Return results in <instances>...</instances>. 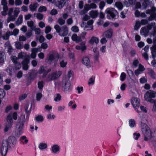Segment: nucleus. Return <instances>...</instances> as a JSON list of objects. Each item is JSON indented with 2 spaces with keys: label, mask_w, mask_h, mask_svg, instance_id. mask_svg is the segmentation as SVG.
Returning a JSON list of instances; mask_svg holds the SVG:
<instances>
[{
  "label": "nucleus",
  "mask_w": 156,
  "mask_h": 156,
  "mask_svg": "<svg viewBox=\"0 0 156 156\" xmlns=\"http://www.w3.org/2000/svg\"><path fill=\"white\" fill-rule=\"evenodd\" d=\"M140 128L145 140L151 139L156 142V129L151 132L149 127L146 123L142 122L141 123Z\"/></svg>",
  "instance_id": "1"
},
{
  "label": "nucleus",
  "mask_w": 156,
  "mask_h": 156,
  "mask_svg": "<svg viewBox=\"0 0 156 156\" xmlns=\"http://www.w3.org/2000/svg\"><path fill=\"white\" fill-rule=\"evenodd\" d=\"M56 87L58 88L61 87L62 90L66 93L71 91L72 90V87L69 79L64 78L61 82H56L55 83Z\"/></svg>",
  "instance_id": "2"
},
{
  "label": "nucleus",
  "mask_w": 156,
  "mask_h": 156,
  "mask_svg": "<svg viewBox=\"0 0 156 156\" xmlns=\"http://www.w3.org/2000/svg\"><path fill=\"white\" fill-rule=\"evenodd\" d=\"M131 103L135 110L138 114V116L142 122L147 121V118L145 115L141 116L140 112L138 110V108L140 105V100L139 98L136 97H133L131 99Z\"/></svg>",
  "instance_id": "3"
},
{
  "label": "nucleus",
  "mask_w": 156,
  "mask_h": 156,
  "mask_svg": "<svg viewBox=\"0 0 156 156\" xmlns=\"http://www.w3.org/2000/svg\"><path fill=\"white\" fill-rule=\"evenodd\" d=\"M144 99L146 101L153 103L155 100L152 99L156 97V92L152 90H149L144 94Z\"/></svg>",
  "instance_id": "4"
},
{
  "label": "nucleus",
  "mask_w": 156,
  "mask_h": 156,
  "mask_svg": "<svg viewBox=\"0 0 156 156\" xmlns=\"http://www.w3.org/2000/svg\"><path fill=\"white\" fill-rule=\"evenodd\" d=\"M54 28L56 32L61 36H66L68 34V28L66 26H64L60 27L59 25H56L54 26Z\"/></svg>",
  "instance_id": "5"
},
{
  "label": "nucleus",
  "mask_w": 156,
  "mask_h": 156,
  "mask_svg": "<svg viewBox=\"0 0 156 156\" xmlns=\"http://www.w3.org/2000/svg\"><path fill=\"white\" fill-rule=\"evenodd\" d=\"M8 149V144L6 140H3L0 144V151L2 156H5Z\"/></svg>",
  "instance_id": "6"
},
{
  "label": "nucleus",
  "mask_w": 156,
  "mask_h": 156,
  "mask_svg": "<svg viewBox=\"0 0 156 156\" xmlns=\"http://www.w3.org/2000/svg\"><path fill=\"white\" fill-rule=\"evenodd\" d=\"M62 73V72L61 71L51 73L48 76L46 81L49 82L55 80L59 77Z\"/></svg>",
  "instance_id": "7"
},
{
  "label": "nucleus",
  "mask_w": 156,
  "mask_h": 156,
  "mask_svg": "<svg viewBox=\"0 0 156 156\" xmlns=\"http://www.w3.org/2000/svg\"><path fill=\"white\" fill-rule=\"evenodd\" d=\"M105 12L107 14V17L108 16H110L112 18H114L116 15L117 11L114 8H107L105 10Z\"/></svg>",
  "instance_id": "8"
},
{
  "label": "nucleus",
  "mask_w": 156,
  "mask_h": 156,
  "mask_svg": "<svg viewBox=\"0 0 156 156\" xmlns=\"http://www.w3.org/2000/svg\"><path fill=\"white\" fill-rule=\"evenodd\" d=\"M146 12L147 14H151L150 16L148 19L149 20H152L156 17V9L155 7H153L151 10H147Z\"/></svg>",
  "instance_id": "9"
},
{
  "label": "nucleus",
  "mask_w": 156,
  "mask_h": 156,
  "mask_svg": "<svg viewBox=\"0 0 156 156\" xmlns=\"http://www.w3.org/2000/svg\"><path fill=\"white\" fill-rule=\"evenodd\" d=\"M59 58V55L58 53L50 54L48 56V62L50 64H51L52 62H56Z\"/></svg>",
  "instance_id": "10"
},
{
  "label": "nucleus",
  "mask_w": 156,
  "mask_h": 156,
  "mask_svg": "<svg viewBox=\"0 0 156 156\" xmlns=\"http://www.w3.org/2000/svg\"><path fill=\"white\" fill-rule=\"evenodd\" d=\"M7 120L8 124L6 125L5 126L4 129L5 132H7L9 129L11 128L13 123V120L12 119L11 114L7 116Z\"/></svg>",
  "instance_id": "11"
},
{
  "label": "nucleus",
  "mask_w": 156,
  "mask_h": 156,
  "mask_svg": "<svg viewBox=\"0 0 156 156\" xmlns=\"http://www.w3.org/2000/svg\"><path fill=\"white\" fill-rule=\"evenodd\" d=\"M60 147L57 144H54L52 145L50 148L51 152L55 154H58L60 151Z\"/></svg>",
  "instance_id": "12"
},
{
  "label": "nucleus",
  "mask_w": 156,
  "mask_h": 156,
  "mask_svg": "<svg viewBox=\"0 0 156 156\" xmlns=\"http://www.w3.org/2000/svg\"><path fill=\"white\" fill-rule=\"evenodd\" d=\"M93 23L94 21L92 20H88L87 22V24L84 27V30L87 31L93 30Z\"/></svg>",
  "instance_id": "13"
},
{
  "label": "nucleus",
  "mask_w": 156,
  "mask_h": 156,
  "mask_svg": "<svg viewBox=\"0 0 156 156\" xmlns=\"http://www.w3.org/2000/svg\"><path fill=\"white\" fill-rule=\"evenodd\" d=\"M82 62L87 68H89L91 66V62L89 58L87 57H83L82 59Z\"/></svg>",
  "instance_id": "14"
},
{
  "label": "nucleus",
  "mask_w": 156,
  "mask_h": 156,
  "mask_svg": "<svg viewBox=\"0 0 156 156\" xmlns=\"http://www.w3.org/2000/svg\"><path fill=\"white\" fill-rule=\"evenodd\" d=\"M99 42V39L98 38L95 37H92L89 41V43L92 45H97Z\"/></svg>",
  "instance_id": "15"
},
{
  "label": "nucleus",
  "mask_w": 156,
  "mask_h": 156,
  "mask_svg": "<svg viewBox=\"0 0 156 156\" xmlns=\"http://www.w3.org/2000/svg\"><path fill=\"white\" fill-rule=\"evenodd\" d=\"M149 30H150L149 29L148 25L147 26V28L145 27H143L140 30V34L141 35L146 37L148 35Z\"/></svg>",
  "instance_id": "16"
},
{
  "label": "nucleus",
  "mask_w": 156,
  "mask_h": 156,
  "mask_svg": "<svg viewBox=\"0 0 156 156\" xmlns=\"http://www.w3.org/2000/svg\"><path fill=\"white\" fill-rule=\"evenodd\" d=\"M140 2L142 4L143 9L147 8L149 6L151 3V2L149 0H141Z\"/></svg>",
  "instance_id": "17"
},
{
  "label": "nucleus",
  "mask_w": 156,
  "mask_h": 156,
  "mask_svg": "<svg viewBox=\"0 0 156 156\" xmlns=\"http://www.w3.org/2000/svg\"><path fill=\"white\" fill-rule=\"evenodd\" d=\"M29 63V59L26 58L22 62L23 69L24 70H27L28 68V64Z\"/></svg>",
  "instance_id": "18"
},
{
  "label": "nucleus",
  "mask_w": 156,
  "mask_h": 156,
  "mask_svg": "<svg viewBox=\"0 0 156 156\" xmlns=\"http://www.w3.org/2000/svg\"><path fill=\"white\" fill-rule=\"evenodd\" d=\"M75 48L77 50H81L82 51H83L86 49L85 42H82L80 45L76 46Z\"/></svg>",
  "instance_id": "19"
},
{
  "label": "nucleus",
  "mask_w": 156,
  "mask_h": 156,
  "mask_svg": "<svg viewBox=\"0 0 156 156\" xmlns=\"http://www.w3.org/2000/svg\"><path fill=\"white\" fill-rule=\"evenodd\" d=\"M148 28L150 30L152 29H153V32L152 34L153 36L156 34V26L155 23H152L149 24L148 25Z\"/></svg>",
  "instance_id": "20"
},
{
  "label": "nucleus",
  "mask_w": 156,
  "mask_h": 156,
  "mask_svg": "<svg viewBox=\"0 0 156 156\" xmlns=\"http://www.w3.org/2000/svg\"><path fill=\"white\" fill-rule=\"evenodd\" d=\"M67 0H61V1H57L56 2L55 4L56 5L59 9L62 8L66 3Z\"/></svg>",
  "instance_id": "21"
},
{
  "label": "nucleus",
  "mask_w": 156,
  "mask_h": 156,
  "mask_svg": "<svg viewBox=\"0 0 156 156\" xmlns=\"http://www.w3.org/2000/svg\"><path fill=\"white\" fill-rule=\"evenodd\" d=\"M34 119L35 121L38 123H41L44 121V117L42 115H38L35 116Z\"/></svg>",
  "instance_id": "22"
},
{
  "label": "nucleus",
  "mask_w": 156,
  "mask_h": 156,
  "mask_svg": "<svg viewBox=\"0 0 156 156\" xmlns=\"http://www.w3.org/2000/svg\"><path fill=\"white\" fill-rule=\"evenodd\" d=\"M152 58H154L156 57V44H154L151 48Z\"/></svg>",
  "instance_id": "23"
},
{
  "label": "nucleus",
  "mask_w": 156,
  "mask_h": 156,
  "mask_svg": "<svg viewBox=\"0 0 156 156\" xmlns=\"http://www.w3.org/2000/svg\"><path fill=\"white\" fill-rule=\"evenodd\" d=\"M98 12L97 10H92L89 12V15L92 18H95L97 17Z\"/></svg>",
  "instance_id": "24"
},
{
  "label": "nucleus",
  "mask_w": 156,
  "mask_h": 156,
  "mask_svg": "<svg viewBox=\"0 0 156 156\" xmlns=\"http://www.w3.org/2000/svg\"><path fill=\"white\" fill-rule=\"evenodd\" d=\"M72 39L76 43H78L82 41L81 37H78L76 34H73L71 37Z\"/></svg>",
  "instance_id": "25"
},
{
  "label": "nucleus",
  "mask_w": 156,
  "mask_h": 156,
  "mask_svg": "<svg viewBox=\"0 0 156 156\" xmlns=\"http://www.w3.org/2000/svg\"><path fill=\"white\" fill-rule=\"evenodd\" d=\"M113 31L112 29H110L104 32V35L107 38H110L112 36Z\"/></svg>",
  "instance_id": "26"
},
{
  "label": "nucleus",
  "mask_w": 156,
  "mask_h": 156,
  "mask_svg": "<svg viewBox=\"0 0 156 156\" xmlns=\"http://www.w3.org/2000/svg\"><path fill=\"white\" fill-rule=\"evenodd\" d=\"M128 124L129 126L131 128L135 127L136 125V123L135 121L133 119H131L128 121Z\"/></svg>",
  "instance_id": "27"
},
{
  "label": "nucleus",
  "mask_w": 156,
  "mask_h": 156,
  "mask_svg": "<svg viewBox=\"0 0 156 156\" xmlns=\"http://www.w3.org/2000/svg\"><path fill=\"white\" fill-rule=\"evenodd\" d=\"M68 62L66 59H61L59 62L60 67L61 68H65Z\"/></svg>",
  "instance_id": "28"
},
{
  "label": "nucleus",
  "mask_w": 156,
  "mask_h": 156,
  "mask_svg": "<svg viewBox=\"0 0 156 156\" xmlns=\"http://www.w3.org/2000/svg\"><path fill=\"white\" fill-rule=\"evenodd\" d=\"M38 73H39L41 74L43 73L42 77L44 78L46 77V70H45L44 67L43 66H41L40 67Z\"/></svg>",
  "instance_id": "29"
},
{
  "label": "nucleus",
  "mask_w": 156,
  "mask_h": 156,
  "mask_svg": "<svg viewBox=\"0 0 156 156\" xmlns=\"http://www.w3.org/2000/svg\"><path fill=\"white\" fill-rule=\"evenodd\" d=\"M48 147L47 144L46 143H41L38 145V148L41 150H43L47 149Z\"/></svg>",
  "instance_id": "30"
},
{
  "label": "nucleus",
  "mask_w": 156,
  "mask_h": 156,
  "mask_svg": "<svg viewBox=\"0 0 156 156\" xmlns=\"http://www.w3.org/2000/svg\"><path fill=\"white\" fill-rule=\"evenodd\" d=\"M16 139L15 137L12 136H10L8 138V144H15L16 142Z\"/></svg>",
  "instance_id": "31"
},
{
  "label": "nucleus",
  "mask_w": 156,
  "mask_h": 156,
  "mask_svg": "<svg viewBox=\"0 0 156 156\" xmlns=\"http://www.w3.org/2000/svg\"><path fill=\"white\" fill-rule=\"evenodd\" d=\"M23 21V16L22 14H20L17 19V20L16 22V25L19 26L22 24Z\"/></svg>",
  "instance_id": "32"
},
{
  "label": "nucleus",
  "mask_w": 156,
  "mask_h": 156,
  "mask_svg": "<svg viewBox=\"0 0 156 156\" xmlns=\"http://www.w3.org/2000/svg\"><path fill=\"white\" fill-rule=\"evenodd\" d=\"M38 5V4L37 3L30 4L29 6V8L31 11H34L35 10Z\"/></svg>",
  "instance_id": "33"
},
{
  "label": "nucleus",
  "mask_w": 156,
  "mask_h": 156,
  "mask_svg": "<svg viewBox=\"0 0 156 156\" xmlns=\"http://www.w3.org/2000/svg\"><path fill=\"white\" fill-rule=\"evenodd\" d=\"M38 51V48H34L32 49V53L30 55L31 57L33 58L36 56V53Z\"/></svg>",
  "instance_id": "34"
},
{
  "label": "nucleus",
  "mask_w": 156,
  "mask_h": 156,
  "mask_svg": "<svg viewBox=\"0 0 156 156\" xmlns=\"http://www.w3.org/2000/svg\"><path fill=\"white\" fill-rule=\"evenodd\" d=\"M28 26L32 30H33L36 27V26L32 21H28L27 22Z\"/></svg>",
  "instance_id": "35"
},
{
  "label": "nucleus",
  "mask_w": 156,
  "mask_h": 156,
  "mask_svg": "<svg viewBox=\"0 0 156 156\" xmlns=\"http://www.w3.org/2000/svg\"><path fill=\"white\" fill-rule=\"evenodd\" d=\"M20 140L22 143L26 144L28 142V140L26 136H23L20 137Z\"/></svg>",
  "instance_id": "36"
},
{
  "label": "nucleus",
  "mask_w": 156,
  "mask_h": 156,
  "mask_svg": "<svg viewBox=\"0 0 156 156\" xmlns=\"http://www.w3.org/2000/svg\"><path fill=\"white\" fill-rule=\"evenodd\" d=\"M91 9L90 5L86 4L84 6L83 10L82 11L83 13H86L88 10Z\"/></svg>",
  "instance_id": "37"
},
{
  "label": "nucleus",
  "mask_w": 156,
  "mask_h": 156,
  "mask_svg": "<svg viewBox=\"0 0 156 156\" xmlns=\"http://www.w3.org/2000/svg\"><path fill=\"white\" fill-rule=\"evenodd\" d=\"M16 17V16L14 15H9V17L7 19V22L8 23H9L10 21H14Z\"/></svg>",
  "instance_id": "38"
},
{
  "label": "nucleus",
  "mask_w": 156,
  "mask_h": 156,
  "mask_svg": "<svg viewBox=\"0 0 156 156\" xmlns=\"http://www.w3.org/2000/svg\"><path fill=\"white\" fill-rule=\"evenodd\" d=\"M19 123V126L18 128V130L19 131V135H20L22 133V130L23 129L24 123Z\"/></svg>",
  "instance_id": "39"
},
{
  "label": "nucleus",
  "mask_w": 156,
  "mask_h": 156,
  "mask_svg": "<svg viewBox=\"0 0 156 156\" xmlns=\"http://www.w3.org/2000/svg\"><path fill=\"white\" fill-rule=\"evenodd\" d=\"M115 6L119 10H121L122 9L123 5L120 2H116L115 4Z\"/></svg>",
  "instance_id": "40"
},
{
  "label": "nucleus",
  "mask_w": 156,
  "mask_h": 156,
  "mask_svg": "<svg viewBox=\"0 0 156 156\" xmlns=\"http://www.w3.org/2000/svg\"><path fill=\"white\" fill-rule=\"evenodd\" d=\"M19 30L17 29L14 30L13 32L8 31V33L10 35H14L16 36L18 34Z\"/></svg>",
  "instance_id": "41"
},
{
  "label": "nucleus",
  "mask_w": 156,
  "mask_h": 156,
  "mask_svg": "<svg viewBox=\"0 0 156 156\" xmlns=\"http://www.w3.org/2000/svg\"><path fill=\"white\" fill-rule=\"evenodd\" d=\"M19 123H25V116L24 115H22L18 119Z\"/></svg>",
  "instance_id": "42"
},
{
  "label": "nucleus",
  "mask_w": 156,
  "mask_h": 156,
  "mask_svg": "<svg viewBox=\"0 0 156 156\" xmlns=\"http://www.w3.org/2000/svg\"><path fill=\"white\" fill-rule=\"evenodd\" d=\"M47 118L49 120H52L54 119L55 117V115L53 114L49 113L47 115Z\"/></svg>",
  "instance_id": "43"
},
{
  "label": "nucleus",
  "mask_w": 156,
  "mask_h": 156,
  "mask_svg": "<svg viewBox=\"0 0 156 156\" xmlns=\"http://www.w3.org/2000/svg\"><path fill=\"white\" fill-rule=\"evenodd\" d=\"M95 79L94 78L91 77L90 78L88 81V84L90 86L93 85L94 83Z\"/></svg>",
  "instance_id": "44"
},
{
  "label": "nucleus",
  "mask_w": 156,
  "mask_h": 156,
  "mask_svg": "<svg viewBox=\"0 0 156 156\" xmlns=\"http://www.w3.org/2000/svg\"><path fill=\"white\" fill-rule=\"evenodd\" d=\"M61 96L58 94H57L55 96L54 101L56 102H58L61 100Z\"/></svg>",
  "instance_id": "45"
},
{
  "label": "nucleus",
  "mask_w": 156,
  "mask_h": 156,
  "mask_svg": "<svg viewBox=\"0 0 156 156\" xmlns=\"http://www.w3.org/2000/svg\"><path fill=\"white\" fill-rule=\"evenodd\" d=\"M34 16H36L37 19L40 20H42L43 17V15L40 13H34Z\"/></svg>",
  "instance_id": "46"
},
{
  "label": "nucleus",
  "mask_w": 156,
  "mask_h": 156,
  "mask_svg": "<svg viewBox=\"0 0 156 156\" xmlns=\"http://www.w3.org/2000/svg\"><path fill=\"white\" fill-rule=\"evenodd\" d=\"M11 114V115L12 119V118L15 120H16L17 119L18 115L17 113L16 112H14L11 113L9 114V115Z\"/></svg>",
  "instance_id": "47"
},
{
  "label": "nucleus",
  "mask_w": 156,
  "mask_h": 156,
  "mask_svg": "<svg viewBox=\"0 0 156 156\" xmlns=\"http://www.w3.org/2000/svg\"><path fill=\"white\" fill-rule=\"evenodd\" d=\"M27 56L26 53L24 52L20 53L18 55V58H22L23 57H26Z\"/></svg>",
  "instance_id": "48"
},
{
  "label": "nucleus",
  "mask_w": 156,
  "mask_h": 156,
  "mask_svg": "<svg viewBox=\"0 0 156 156\" xmlns=\"http://www.w3.org/2000/svg\"><path fill=\"white\" fill-rule=\"evenodd\" d=\"M149 74L152 78L154 79L155 78L156 75L152 70L151 69L149 70Z\"/></svg>",
  "instance_id": "49"
},
{
  "label": "nucleus",
  "mask_w": 156,
  "mask_h": 156,
  "mask_svg": "<svg viewBox=\"0 0 156 156\" xmlns=\"http://www.w3.org/2000/svg\"><path fill=\"white\" fill-rule=\"evenodd\" d=\"M6 94V93L4 90L2 89H0V98H3Z\"/></svg>",
  "instance_id": "50"
},
{
  "label": "nucleus",
  "mask_w": 156,
  "mask_h": 156,
  "mask_svg": "<svg viewBox=\"0 0 156 156\" xmlns=\"http://www.w3.org/2000/svg\"><path fill=\"white\" fill-rule=\"evenodd\" d=\"M4 53L0 51V63L3 62L4 61Z\"/></svg>",
  "instance_id": "51"
},
{
  "label": "nucleus",
  "mask_w": 156,
  "mask_h": 156,
  "mask_svg": "<svg viewBox=\"0 0 156 156\" xmlns=\"http://www.w3.org/2000/svg\"><path fill=\"white\" fill-rule=\"evenodd\" d=\"M20 12V9L18 8H16L13 11L14 15L17 17Z\"/></svg>",
  "instance_id": "52"
},
{
  "label": "nucleus",
  "mask_w": 156,
  "mask_h": 156,
  "mask_svg": "<svg viewBox=\"0 0 156 156\" xmlns=\"http://www.w3.org/2000/svg\"><path fill=\"white\" fill-rule=\"evenodd\" d=\"M126 77V75L124 72H122L120 76V80L122 81H123L125 79Z\"/></svg>",
  "instance_id": "53"
},
{
  "label": "nucleus",
  "mask_w": 156,
  "mask_h": 156,
  "mask_svg": "<svg viewBox=\"0 0 156 156\" xmlns=\"http://www.w3.org/2000/svg\"><path fill=\"white\" fill-rule=\"evenodd\" d=\"M76 89L77 91V93L80 94L83 92V87L82 86H78L76 87Z\"/></svg>",
  "instance_id": "54"
},
{
  "label": "nucleus",
  "mask_w": 156,
  "mask_h": 156,
  "mask_svg": "<svg viewBox=\"0 0 156 156\" xmlns=\"http://www.w3.org/2000/svg\"><path fill=\"white\" fill-rule=\"evenodd\" d=\"M5 46L6 47H7V48L8 50V52H11L12 51V47L10 45V44L9 42H6L5 44Z\"/></svg>",
  "instance_id": "55"
},
{
  "label": "nucleus",
  "mask_w": 156,
  "mask_h": 156,
  "mask_svg": "<svg viewBox=\"0 0 156 156\" xmlns=\"http://www.w3.org/2000/svg\"><path fill=\"white\" fill-rule=\"evenodd\" d=\"M3 11L2 12L1 14L2 15L5 16L7 14V12L8 9V7H3Z\"/></svg>",
  "instance_id": "56"
},
{
  "label": "nucleus",
  "mask_w": 156,
  "mask_h": 156,
  "mask_svg": "<svg viewBox=\"0 0 156 156\" xmlns=\"http://www.w3.org/2000/svg\"><path fill=\"white\" fill-rule=\"evenodd\" d=\"M71 30L74 32H78L79 30L78 27L76 26H73L71 28Z\"/></svg>",
  "instance_id": "57"
},
{
  "label": "nucleus",
  "mask_w": 156,
  "mask_h": 156,
  "mask_svg": "<svg viewBox=\"0 0 156 156\" xmlns=\"http://www.w3.org/2000/svg\"><path fill=\"white\" fill-rule=\"evenodd\" d=\"M13 69V67L11 66H9L7 69V72L9 73V75H11Z\"/></svg>",
  "instance_id": "58"
},
{
  "label": "nucleus",
  "mask_w": 156,
  "mask_h": 156,
  "mask_svg": "<svg viewBox=\"0 0 156 156\" xmlns=\"http://www.w3.org/2000/svg\"><path fill=\"white\" fill-rule=\"evenodd\" d=\"M140 23L139 21H136L135 25L134 27V29L135 30H137L140 28Z\"/></svg>",
  "instance_id": "59"
},
{
  "label": "nucleus",
  "mask_w": 156,
  "mask_h": 156,
  "mask_svg": "<svg viewBox=\"0 0 156 156\" xmlns=\"http://www.w3.org/2000/svg\"><path fill=\"white\" fill-rule=\"evenodd\" d=\"M42 97V94L40 92H38L36 94V99L37 101H40Z\"/></svg>",
  "instance_id": "60"
},
{
  "label": "nucleus",
  "mask_w": 156,
  "mask_h": 156,
  "mask_svg": "<svg viewBox=\"0 0 156 156\" xmlns=\"http://www.w3.org/2000/svg\"><path fill=\"white\" fill-rule=\"evenodd\" d=\"M58 23L60 25H62L65 23V20L62 18H59L58 20Z\"/></svg>",
  "instance_id": "61"
},
{
  "label": "nucleus",
  "mask_w": 156,
  "mask_h": 156,
  "mask_svg": "<svg viewBox=\"0 0 156 156\" xmlns=\"http://www.w3.org/2000/svg\"><path fill=\"white\" fill-rule=\"evenodd\" d=\"M105 3L103 1H102L100 2L99 4V8L101 10H102L105 5Z\"/></svg>",
  "instance_id": "62"
},
{
  "label": "nucleus",
  "mask_w": 156,
  "mask_h": 156,
  "mask_svg": "<svg viewBox=\"0 0 156 156\" xmlns=\"http://www.w3.org/2000/svg\"><path fill=\"white\" fill-rule=\"evenodd\" d=\"M126 85L125 83H123L121 85L120 88L122 91H124L126 90Z\"/></svg>",
  "instance_id": "63"
},
{
  "label": "nucleus",
  "mask_w": 156,
  "mask_h": 156,
  "mask_svg": "<svg viewBox=\"0 0 156 156\" xmlns=\"http://www.w3.org/2000/svg\"><path fill=\"white\" fill-rule=\"evenodd\" d=\"M65 106L63 105H59L57 107V109L58 111L61 112L64 111L65 109Z\"/></svg>",
  "instance_id": "64"
}]
</instances>
